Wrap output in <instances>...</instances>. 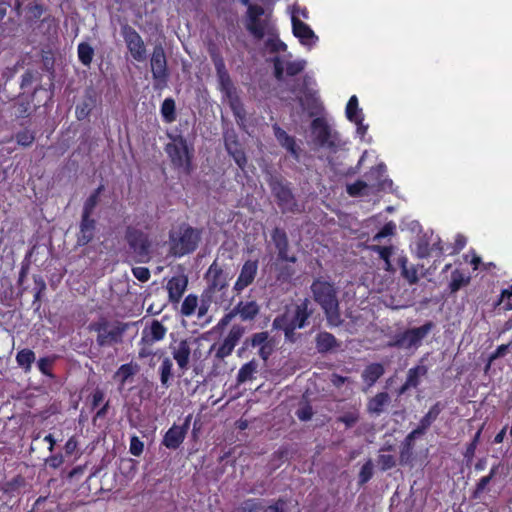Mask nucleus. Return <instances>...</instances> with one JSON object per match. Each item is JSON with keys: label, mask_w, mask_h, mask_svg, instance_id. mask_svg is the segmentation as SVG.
Listing matches in <instances>:
<instances>
[{"label": "nucleus", "mask_w": 512, "mask_h": 512, "mask_svg": "<svg viewBox=\"0 0 512 512\" xmlns=\"http://www.w3.org/2000/svg\"><path fill=\"white\" fill-rule=\"evenodd\" d=\"M310 290L312 299L321 307L325 315L327 325L330 327L343 325L338 290L334 283L319 277L313 280Z\"/></svg>", "instance_id": "1"}, {"label": "nucleus", "mask_w": 512, "mask_h": 512, "mask_svg": "<svg viewBox=\"0 0 512 512\" xmlns=\"http://www.w3.org/2000/svg\"><path fill=\"white\" fill-rule=\"evenodd\" d=\"M202 239V230L187 223H181L169 232V253L174 257H182L193 253Z\"/></svg>", "instance_id": "2"}, {"label": "nucleus", "mask_w": 512, "mask_h": 512, "mask_svg": "<svg viewBox=\"0 0 512 512\" xmlns=\"http://www.w3.org/2000/svg\"><path fill=\"white\" fill-rule=\"evenodd\" d=\"M266 182L283 214L303 211L292 191L291 183L284 176L277 172L267 171Z\"/></svg>", "instance_id": "3"}, {"label": "nucleus", "mask_w": 512, "mask_h": 512, "mask_svg": "<svg viewBox=\"0 0 512 512\" xmlns=\"http://www.w3.org/2000/svg\"><path fill=\"white\" fill-rule=\"evenodd\" d=\"M135 325V323H132ZM131 326V323L121 321H109L106 317H100L97 321L91 322L87 329L97 333L96 342L99 347L119 344L123 341V335Z\"/></svg>", "instance_id": "4"}, {"label": "nucleus", "mask_w": 512, "mask_h": 512, "mask_svg": "<svg viewBox=\"0 0 512 512\" xmlns=\"http://www.w3.org/2000/svg\"><path fill=\"white\" fill-rule=\"evenodd\" d=\"M245 28L256 40H262L265 35L276 36L271 15L260 5L249 6L245 14Z\"/></svg>", "instance_id": "5"}, {"label": "nucleus", "mask_w": 512, "mask_h": 512, "mask_svg": "<svg viewBox=\"0 0 512 512\" xmlns=\"http://www.w3.org/2000/svg\"><path fill=\"white\" fill-rule=\"evenodd\" d=\"M124 239L128 244V253L135 263H148L151 260V241L147 233L134 226H127Z\"/></svg>", "instance_id": "6"}, {"label": "nucleus", "mask_w": 512, "mask_h": 512, "mask_svg": "<svg viewBox=\"0 0 512 512\" xmlns=\"http://www.w3.org/2000/svg\"><path fill=\"white\" fill-rule=\"evenodd\" d=\"M435 328L432 321L425 322L420 327H414L405 330L403 333L395 335L394 339L388 342V347L398 349H417L421 346L423 339Z\"/></svg>", "instance_id": "7"}, {"label": "nucleus", "mask_w": 512, "mask_h": 512, "mask_svg": "<svg viewBox=\"0 0 512 512\" xmlns=\"http://www.w3.org/2000/svg\"><path fill=\"white\" fill-rule=\"evenodd\" d=\"M311 135L313 143L317 147L327 148L336 152L340 146L337 132H333L324 118L316 117L311 122Z\"/></svg>", "instance_id": "8"}, {"label": "nucleus", "mask_w": 512, "mask_h": 512, "mask_svg": "<svg viewBox=\"0 0 512 512\" xmlns=\"http://www.w3.org/2000/svg\"><path fill=\"white\" fill-rule=\"evenodd\" d=\"M151 72L153 77L154 90H162L168 85L170 72L167 65V58L161 43L154 46L151 59Z\"/></svg>", "instance_id": "9"}, {"label": "nucleus", "mask_w": 512, "mask_h": 512, "mask_svg": "<svg viewBox=\"0 0 512 512\" xmlns=\"http://www.w3.org/2000/svg\"><path fill=\"white\" fill-rule=\"evenodd\" d=\"M173 143L165 146V151L175 167H185L187 173L191 166L192 154L188 149L187 140L182 135L173 136L168 134Z\"/></svg>", "instance_id": "10"}, {"label": "nucleus", "mask_w": 512, "mask_h": 512, "mask_svg": "<svg viewBox=\"0 0 512 512\" xmlns=\"http://www.w3.org/2000/svg\"><path fill=\"white\" fill-rule=\"evenodd\" d=\"M121 34L134 60L143 62L146 59V48L139 33L130 25L121 26Z\"/></svg>", "instance_id": "11"}, {"label": "nucleus", "mask_w": 512, "mask_h": 512, "mask_svg": "<svg viewBox=\"0 0 512 512\" xmlns=\"http://www.w3.org/2000/svg\"><path fill=\"white\" fill-rule=\"evenodd\" d=\"M197 339L192 337L181 339L180 341L174 340L170 344L171 354L173 359L177 362L178 367L184 372L189 368L191 345L196 343Z\"/></svg>", "instance_id": "12"}, {"label": "nucleus", "mask_w": 512, "mask_h": 512, "mask_svg": "<svg viewBox=\"0 0 512 512\" xmlns=\"http://www.w3.org/2000/svg\"><path fill=\"white\" fill-rule=\"evenodd\" d=\"M209 54L214 64L220 91L228 90L235 87L228 70L226 69L224 58L216 47L209 48Z\"/></svg>", "instance_id": "13"}, {"label": "nucleus", "mask_w": 512, "mask_h": 512, "mask_svg": "<svg viewBox=\"0 0 512 512\" xmlns=\"http://www.w3.org/2000/svg\"><path fill=\"white\" fill-rule=\"evenodd\" d=\"M274 65V77L277 81L282 82L286 76H296L301 73L306 65L305 60L287 61L285 62L279 56L272 59Z\"/></svg>", "instance_id": "14"}, {"label": "nucleus", "mask_w": 512, "mask_h": 512, "mask_svg": "<svg viewBox=\"0 0 512 512\" xmlns=\"http://www.w3.org/2000/svg\"><path fill=\"white\" fill-rule=\"evenodd\" d=\"M191 419L192 415L190 414L185 418V421L181 426L174 424L169 428L163 437L162 445L171 450L178 449L186 437Z\"/></svg>", "instance_id": "15"}, {"label": "nucleus", "mask_w": 512, "mask_h": 512, "mask_svg": "<svg viewBox=\"0 0 512 512\" xmlns=\"http://www.w3.org/2000/svg\"><path fill=\"white\" fill-rule=\"evenodd\" d=\"M271 239L277 250V260L291 263L297 262V257L295 255L288 254L290 244L288 235L284 229L275 227L271 232Z\"/></svg>", "instance_id": "16"}, {"label": "nucleus", "mask_w": 512, "mask_h": 512, "mask_svg": "<svg viewBox=\"0 0 512 512\" xmlns=\"http://www.w3.org/2000/svg\"><path fill=\"white\" fill-rule=\"evenodd\" d=\"M291 21L293 35L299 39L302 45L309 48L312 47L317 42L318 36L313 32L309 25L301 21L294 12H292Z\"/></svg>", "instance_id": "17"}, {"label": "nucleus", "mask_w": 512, "mask_h": 512, "mask_svg": "<svg viewBox=\"0 0 512 512\" xmlns=\"http://www.w3.org/2000/svg\"><path fill=\"white\" fill-rule=\"evenodd\" d=\"M97 105V93L96 90L89 86L84 90V94L80 102L75 107V115L77 120L81 121L90 115L93 109Z\"/></svg>", "instance_id": "18"}, {"label": "nucleus", "mask_w": 512, "mask_h": 512, "mask_svg": "<svg viewBox=\"0 0 512 512\" xmlns=\"http://www.w3.org/2000/svg\"><path fill=\"white\" fill-rule=\"evenodd\" d=\"M296 95L300 106L308 112L310 117L319 115L323 110L322 103L317 97L315 90L299 91Z\"/></svg>", "instance_id": "19"}, {"label": "nucleus", "mask_w": 512, "mask_h": 512, "mask_svg": "<svg viewBox=\"0 0 512 512\" xmlns=\"http://www.w3.org/2000/svg\"><path fill=\"white\" fill-rule=\"evenodd\" d=\"M245 332V328L240 325H233L228 336L225 338L221 346L218 348L215 358L221 362L226 356H229L236 343L240 340Z\"/></svg>", "instance_id": "20"}, {"label": "nucleus", "mask_w": 512, "mask_h": 512, "mask_svg": "<svg viewBox=\"0 0 512 512\" xmlns=\"http://www.w3.org/2000/svg\"><path fill=\"white\" fill-rule=\"evenodd\" d=\"M273 131L281 147L285 148L296 161H299L302 149L297 145L295 137L290 136L277 124L273 125Z\"/></svg>", "instance_id": "21"}, {"label": "nucleus", "mask_w": 512, "mask_h": 512, "mask_svg": "<svg viewBox=\"0 0 512 512\" xmlns=\"http://www.w3.org/2000/svg\"><path fill=\"white\" fill-rule=\"evenodd\" d=\"M423 436L418 430L411 431L400 445L399 464L402 466L409 465L414 459L415 440Z\"/></svg>", "instance_id": "22"}, {"label": "nucleus", "mask_w": 512, "mask_h": 512, "mask_svg": "<svg viewBox=\"0 0 512 512\" xmlns=\"http://www.w3.org/2000/svg\"><path fill=\"white\" fill-rule=\"evenodd\" d=\"M257 260H247L241 268L240 275L234 285V290L238 293L252 284L257 274Z\"/></svg>", "instance_id": "23"}, {"label": "nucleus", "mask_w": 512, "mask_h": 512, "mask_svg": "<svg viewBox=\"0 0 512 512\" xmlns=\"http://www.w3.org/2000/svg\"><path fill=\"white\" fill-rule=\"evenodd\" d=\"M206 277L209 278L208 287L215 292L221 291L228 286V275L224 273L216 261L209 267Z\"/></svg>", "instance_id": "24"}, {"label": "nucleus", "mask_w": 512, "mask_h": 512, "mask_svg": "<svg viewBox=\"0 0 512 512\" xmlns=\"http://www.w3.org/2000/svg\"><path fill=\"white\" fill-rule=\"evenodd\" d=\"M80 231L77 235V245L85 246L90 243L95 235L96 220L91 215L82 214L80 221Z\"/></svg>", "instance_id": "25"}, {"label": "nucleus", "mask_w": 512, "mask_h": 512, "mask_svg": "<svg viewBox=\"0 0 512 512\" xmlns=\"http://www.w3.org/2000/svg\"><path fill=\"white\" fill-rule=\"evenodd\" d=\"M187 285L188 278L186 275L172 277L167 283L169 301L171 303H178L182 298Z\"/></svg>", "instance_id": "26"}, {"label": "nucleus", "mask_w": 512, "mask_h": 512, "mask_svg": "<svg viewBox=\"0 0 512 512\" xmlns=\"http://www.w3.org/2000/svg\"><path fill=\"white\" fill-rule=\"evenodd\" d=\"M34 98H31L29 96H19L14 103L12 104L13 109V115L16 119H23L28 118L32 115L33 112H35L40 106L39 105H33L32 106V100Z\"/></svg>", "instance_id": "27"}, {"label": "nucleus", "mask_w": 512, "mask_h": 512, "mask_svg": "<svg viewBox=\"0 0 512 512\" xmlns=\"http://www.w3.org/2000/svg\"><path fill=\"white\" fill-rule=\"evenodd\" d=\"M167 329L158 320L151 322L149 330L145 328L142 332L141 343L151 345L164 338Z\"/></svg>", "instance_id": "28"}, {"label": "nucleus", "mask_w": 512, "mask_h": 512, "mask_svg": "<svg viewBox=\"0 0 512 512\" xmlns=\"http://www.w3.org/2000/svg\"><path fill=\"white\" fill-rule=\"evenodd\" d=\"M316 349L320 354H326L340 346L335 336L329 332L323 331L315 337Z\"/></svg>", "instance_id": "29"}, {"label": "nucleus", "mask_w": 512, "mask_h": 512, "mask_svg": "<svg viewBox=\"0 0 512 512\" xmlns=\"http://www.w3.org/2000/svg\"><path fill=\"white\" fill-rule=\"evenodd\" d=\"M444 409L445 404L441 402H436L430 408V410L421 418L416 430H418L420 433L424 435Z\"/></svg>", "instance_id": "30"}, {"label": "nucleus", "mask_w": 512, "mask_h": 512, "mask_svg": "<svg viewBox=\"0 0 512 512\" xmlns=\"http://www.w3.org/2000/svg\"><path fill=\"white\" fill-rule=\"evenodd\" d=\"M236 315H239L243 321L253 320L259 313V305L255 301L243 303L239 302L234 308Z\"/></svg>", "instance_id": "31"}, {"label": "nucleus", "mask_w": 512, "mask_h": 512, "mask_svg": "<svg viewBox=\"0 0 512 512\" xmlns=\"http://www.w3.org/2000/svg\"><path fill=\"white\" fill-rule=\"evenodd\" d=\"M389 402L390 395L387 392H380L369 400L367 411L371 414L380 415L384 411V406Z\"/></svg>", "instance_id": "32"}, {"label": "nucleus", "mask_w": 512, "mask_h": 512, "mask_svg": "<svg viewBox=\"0 0 512 512\" xmlns=\"http://www.w3.org/2000/svg\"><path fill=\"white\" fill-rule=\"evenodd\" d=\"M385 369L381 363H372L363 370L362 378L369 387L373 386L376 381L384 374Z\"/></svg>", "instance_id": "33"}, {"label": "nucleus", "mask_w": 512, "mask_h": 512, "mask_svg": "<svg viewBox=\"0 0 512 512\" xmlns=\"http://www.w3.org/2000/svg\"><path fill=\"white\" fill-rule=\"evenodd\" d=\"M258 362L252 359L244 364L238 371L237 384H242L253 379V375L257 372Z\"/></svg>", "instance_id": "34"}, {"label": "nucleus", "mask_w": 512, "mask_h": 512, "mask_svg": "<svg viewBox=\"0 0 512 512\" xmlns=\"http://www.w3.org/2000/svg\"><path fill=\"white\" fill-rule=\"evenodd\" d=\"M161 116L166 123H172L176 120V104L173 98H166L161 105Z\"/></svg>", "instance_id": "35"}, {"label": "nucleus", "mask_w": 512, "mask_h": 512, "mask_svg": "<svg viewBox=\"0 0 512 512\" xmlns=\"http://www.w3.org/2000/svg\"><path fill=\"white\" fill-rule=\"evenodd\" d=\"M369 249L373 252H376L379 254L382 261L385 262V270L389 273H394L395 268L391 264L390 256L392 255L393 248L392 246H379V245H372L369 247Z\"/></svg>", "instance_id": "36"}, {"label": "nucleus", "mask_w": 512, "mask_h": 512, "mask_svg": "<svg viewBox=\"0 0 512 512\" xmlns=\"http://www.w3.org/2000/svg\"><path fill=\"white\" fill-rule=\"evenodd\" d=\"M78 59L85 67H90L93 57H94V49L87 42H81L77 47Z\"/></svg>", "instance_id": "37"}, {"label": "nucleus", "mask_w": 512, "mask_h": 512, "mask_svg": "<svg viewBox=\"0 0 512 512\" xmlns=\"http://www.w3.org/2000/svg\"><path fill=\"white\" fill-rule=\"evenodd\" d=\"M55 90H56V83H49L48 84V87L45 88L43 85L41 84H37L31 94H30V97L31 98H35L36 95L41 92V91H44L47 93V97H46V100L44 101L43 103V106L46 107V108H49L53 105V102H54V96H55Z\"/></svg>", "instance_id": "38"}, {"label": "nucleus", "mask_w": 512, "mask_h": 512, "mask_svg": "<svg viewBox=\"0 0 512 512\" xmlns=\"http://www.w3.org/2000/svg\"><path fill=\"white\" fill-rule=\"evenodd\" d=\"M172 368V360L169 357H165L159 368L160 382L164 388H168L171 384L170 380L173 378Z\"/></svg>", "instance_id": "39"}, {"label": "nucleus", "mask_w": 512, "mask_h": 512, "mask_svg": "<svg viewBox=\"0 0 512 512\" xmlns=\"http://www.w3.org/2000/svg\"><path fill=\"white\" fill-rule=\"evenodd\" d=\"M16 361L25 372H29L33 362L35 361V353L28 348L22 349L17 353Z\"/></svg>", "instance_id": "40"}, {"label": "nucleus", "mask_w": 512, "mask_h": 512, "mask_svg": "<svg viewBox=\"0 0 512 512\" xmlns=\"http://www.w3.org/2000/svg\"><path fill=\"white\" fill-rule=\"evenodd\" d=\"M428 368L425 365H417L410 368L407 372L406 382L412 387L416 388L420 383V377L425 376Z\"/></svg>", "instance_id": "41"}, {"label": "nucleus", "mask_w": 512, "mask_h": 512, "mask_svg": "<svg viewBox=\"0 0 512 512\" xmlns=\"http://www.w3.org/2000/svg\"><path fill=\"white\" fill-rule=\"evenodd\" d=\"M42 73L36 69L29 68L21 76L20 88L26 90L31 88L33 83L40 81Z\"/></svg>", "instance_id": "42"}, {"label": "nucleus", "mask_w": 512, "mask_h": 512, "mask_svg": "<svg viewBox=\"0 0 512 512\" xmlns=\"http://www.w3.org/2000/svg\"><path fill=\"white\" fill-rule=\"evenodd\" d=\"M27 14L25 16L27 23H34L36 20L40 19L41 16L46 11V7L43 4L38 2H30L26 6Z\"/></svg>", "instance_id": "43"}, {"label": "nucleus", "mask_w": 512, "mask_h": 512, "mask_svg": "<svg viewBox=\"0 0 512 512\" xmlns=\"http://www.w3.org/2000/svg\"><path fill=\"white\" fill-rule=\"evenodd\" d=\"M215 291L207 287L200 296V306L198 309V317L205 316L209 310L211 303L214 300Z\"/></svg>", "instance_id": "44"}, {"label": "nucleus", "mask_w": 512, "mask_h": 512, "mask_svg": "<svg viewBox=\"0 0 512 512\" xmlns=\"http://www.w3.org/2000/svg\"><path fill=\"white\" fill-rule=\"evenodd\" d=\"M226 151L234 159L238 167L241 170H244V168L247 165V157L244 150L241 147V144L238 143V145H232L231 149L228 147L226 148Z\"/></svg>", "instance_id": "45"}, {"label": "nucleus", "mask_w": 512, "mask_h": 512, "mask_svg": "<svg viewBox=\"0 0 512 512\" xmlns=\"http://www.w3.org/2000/svg\"><path fill=\"white\" fill-rule=\"evenodd\" d=\"M31 256V252L28 253L22 262L21 270L19 272V277L17 281V285L19 287V290L17 292V297H22L23 293L26 291V287L23 286L24 280L27 277L30 269V260L29 257Z\"/></svg>", "instance_id": "46"}, {"label": "nucleus", "mask_w": 512, "mask_h": 512, "mask_svg": "<svg viewBox=\"0 0 512 512\" xmlns=\"http://www.w3.org/2000/svg\"><path fill=\"white\" fill-rule=\"evenodd\" d=\"M470 281L469 277H465L459 270H455L451 274V282L449 288L451 293H456L463 286H466Z\"/></svg>", "instance_id": "47"}, {"label": "nucleus", "mask_w": 512, "mask_h": 512, "mask_svg": "<svg viewBox=\"0 0 512 512\" xmlns=\"http://www.w3.org/2000/svg\"><path fill=\"white\" fill-rule=\"evenodd\" d=\"M138 371L137 365L131 363L121 365L116 371L114 377L120 378V383L123 385L130 377L135 375Z\"/></svg>", "instance_id": "48"}, {"label": "nucleus", "mask_w": 512, "mask_h": 512, "mask_svg": "<svg viewBox=\"0 0 512 512\" xmlns=\"http://www.w3.org/2000/svg\"><path fill=\"white\" fill-rule=\"evenodd\" d=\"M374 474V464L371 459H368L360 469L358 475V485L363 486L366 484Z\"/></svg>", "instance_id": "49"}, {"label": "nucleus", "mask_w": 512, "mask_h": 512, "mask_svg": "<svg viewBox=\"0 0 512 512\" xmlns=\"http://www.w3.org/2000/svg\"><path fill=\"white\" fill-rule=\"evenodd\" d=\"M229 106L233 112V115L236 119L237 124L240 127H245L246 110L244 108V104L242 103L241 99L235 103H231Z\"/></svg>", "instance_id": "50"}, {"label": "nucleus", "mask_w": 512, "mask_h": 512, "mask_svg": "<svg viewBox=\"0 0 512 512\" xmlns=\"http://www.w3.org/2000/svg\"><path fill=\"white\" fill-rule=\"evenodd\" d=\"M198 306V297L194 294H189L184 299L181 306V314L184 316H190L194 314Z\"/></svg>", "instance_id": "51"}, {"label": "nucleus", "mask_w": 512, "mask_h": 512, "mask_svg": "<svg viewBox=\"0 0 512 512\" xmlns=\"http://www.w3.org/2000/svg\"><path fill=\"white\" fill-rule=\"evenodd\" d=\"M263 509L262 503L259 499L250 498L244 500L234 512H257Z\"/></svg>", "instance_id": "52"}, {"label": "nucleus", "mask_w": 512, "mask_h": 512, "mask_svg": "<svg viewBox=\"0 0 512 512\" xmlns=\"http://www.w3.org/2000/svg\"><path fill=\"white\" fill-rule=\"evenodd\" d=\"M56 359H57L56 355L40 358L37 362V366H38L39 370L41 371V373L50 378H54L55 376L51 371V367L54 364V362L56 361Z\"/></svg>", "instance_id": "53"}, {"label": "nucleus", "mask_w": 512, "mask_h": 512, "mask_svg": "<svg viewBox=\"0 0 512 512\" xmlns=\"http://www.w3.org/2000/svg\"><path fill=\"white\" fill-rule=\"evenodd\" d=\"M289 323H291L293 327L303 329L309 324V318L302 312V310L295 306L293 316Z\"/></svg>", "instance_id": "54"}, {"label": "nucleus", "mask_w": 512, "mask_h": 512, "mask_svg": "<svg viewBox=\"0 0 512 512\" xmlns=\"http://www.w3.org/2000/svg\"><path fill=\"white\" fill-rule=\"evenodd\" d=\"M15 139L18 145L22 147H29L35 141V134L27 129L19 131L15 135Z\"/></svg>", "instance_id": "55"}, {"label": "nucleus", "mask_w": 512, "mask_h": 512, "mask_svg": "<svg viewBox=\"0 0 512 512\" xmlns=\"http://www.w3.org/2000/svg\"><path fill=\"white\" fill-rule=\"evenodd\" d=\"M362 115V110L358 108V99L354 95L352 96L346 106V116L351 120H356L358 116Z\"/></svg>", "instance_id": "56"}, {"label": "nucleus", "mask_w": 512, "mask_h": 512, "mask_svg": "<svg viewBox=\"0 0 512 512\" xmlns=\"http://www.w3.org/2000/svg\"><path fill=\"white\" fill-rule=\"evenodd\" d=\"M312 84V77L309 75H305L301 81L299 79L294 81L293 85L290 87V91L293 94H296L299 91L312 90V88L310 87Z\"/></svg>", "instance_id": "57"}, {"label": "nucleus", "mask_w": 512, "mask_h": 512, "mask_svg": "<svg viewBox=\"0 0 512 512\" xmlns=\"http://www.w3.org/2000/svg\"><path fill=\"white\" fill-rule=\"evenodd\" d=\"M138 461L131 458H123L120 461L121 473L125 476H133L137 470Z\"/></svg>", "instance_id": "58"}, {"label": "nucleus", "mask_w": 512, "mask_h": 512, "mask_svg": "<svg viewBox=\"0 0 512 512\" xmlns=\"http://www.w3.org/2000/svg\"><path fill=\"white\" fill-rule=\"evenodd\" d=\"M26 485V480L23 476L17 475L12 480L6 482L3 486L4 493H13L19 488L24 487Z\"/></svg>", "instance_id": "59"}, {"label": "nucleus", "mask_w": 512, "mask_h": 512, "mask_svg": "<svg viewBox=\"0 0 512 512\" xmlns=\"http://www.w3.org/2000/svg\"><path fill=\"white\" fill-rule=\"evenodd\" d=\"M377 463L381 471H387L394 468L397 465L396 458L393 455L380 454L377 459Z\"/></svg>", "instance_id": "60"}, {"label": "nucleus", "mask_w": 512, "mask_h": 512, "mask_svg": "<svg viewBox=\"0 0 512 512\" xmlns=\"http://www.w3.org/2000/svg\"><path fill=\"white\" fill-rule=\"evenodd\" d=\"M368 187L367 183L362 180H357L355 183L348 184L346 187L347 193L351 197L363 196L364 190Z\"/></svg>", "instance_id": "61"}, {"label": "nucleus", "mask_w": 512, "mask_h": 512, "mask_svg": "<svg viewBox=\"0 0 512 512\" xmlns=\"http://www.w3.org/2000/svg\"><path fill=\"white\" fill-rule=\"evenodd\" d=\"M40 56L42 62L41 70L43 72L55 68V57L51 50H41Z\"/></svg>", "instance_id": "62"}, {"label": "nucleus", "mask_w": 512, "mask_h": 512, "mask_svg": "<svg viewBox=\"0 0 512 512\" xmlns=\"http://www.w3.org/2000/svg\"><path fill=\"white\" fill-rule=\"evenodd\" d=\"M295 414L299 420L309 421L313 416V408L308 402L300 403V406L296 410Z\"/></svg>", "instance_id": "63"}, {"label": "nucleus", "mask_w": 512, "mask_h": 512, "mask_svg": "<svg viewBox=\"0 0 512 512\" xmlns=\"http://www.w3.org/2000/svg\"><path fill=\"white\" fill-rule=\"evenodd\" d=\"M33 280H34V284H35V287H34L35 300L41 301L42 296H43L44 292L46 291V282L43 279V277L40 275H34Z\"/></svg>", "instance_id": "64"}]
</instances>
